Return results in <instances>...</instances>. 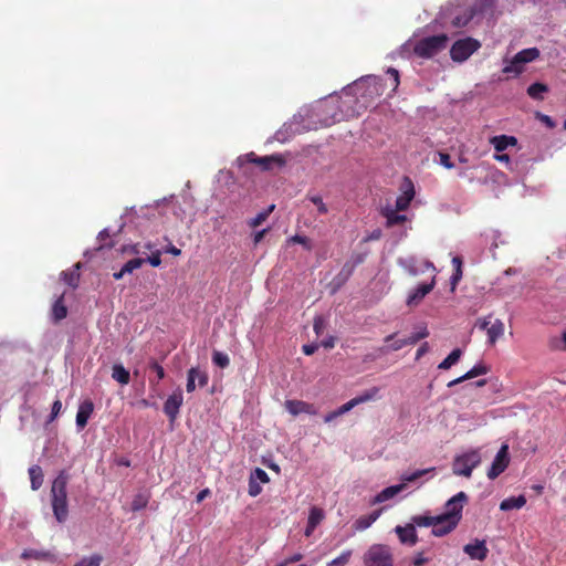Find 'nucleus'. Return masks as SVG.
<instances>
[{"instance_id": "nucleus-1", "label": "nucleus", "mask_w": 566, "mask_h": 566, "mask_svg": "<svg viewBox=\"0 0 566 566\" xmlns=\"http://www.w3.org/2000/svg\"><path fill=\"white\" fill-rule=\"evenodd\" d=\"M343 93L344 98L335 97L322 104V123L325 126L357 117L360 108H367L376 96L382 94V83L379 77L368 75L345 87Z\"/></svg>"}, {"instance_id": "nucleus-2", "label": "nucleus", "mask_w": 566, "mask_h": 566, "mask_svg": "<svg viewBox=\"0 0 566 566\" xmlns=\"http://www.w3.org/2000/svg\"><path fill=\"white\" fill-rule=\"evenodd\" d=\"M69 474L65 470L60 471L57 476L53 480L51 486V504L55 518L63 523L69 515L67 510V483Z\"/></svg>"}, {"instance_id": "nucleus-3", "label": "nucleus", "mask_w": 566, "mask_h": 566, "mask_svg": "<svg viewBox=\"0 0 566 566\" xmlns=\"http://www.w3.org/2000/svg\"><path fill=\"white\" fill-rule=\"evenodd\" d=\"M247 164H254L262 171H270L274 168H282L286 164V159L281 154L259 157L255 153L250 151L237 158V165L240 169H245Z\"/></svg>"}, {"instance_id": "nucleus-4", "label": "nucleus", "mask_w": 566, "mask_h": 566, "mask_svg": "<svg viewBox=\"0 0 566 566\" xmlns=\"http://www.w3.org/2000/svg\"><path fill=\"white\" fill-rule=\"evenodd\" d=\"M436 469L434 468H428V469H423V470H417L410 474H402L400 476V480H401V483L400 484H397V485H391V486H388L386 489H384L381 492H379L373 500H371V504L375 505V504H379V503H382V502H386L390 499H392L394 496H396L398 493H400L401 491H403L407 486L408 483H412V482H416L418 479H420L421 476L430 473V472H433Z\"/></svg>"}, {"instance_id": "nucleus-5", "label": "nucleus", "mask_w": 566, "mask_h": 566, "mask_svg": "<svg viewBox=\"0 0 566 566\" xmlns=\"http://www.w3.org/2000/svg\"><path fill=\"white\" fill-rule=\"evenodd\" d=\"M448 41L447 34L427 36L416 42L413 52L417 56L429 59L444 50Z\"/></svg>"}, {"instance_id": "nucleus-6", "label": "nucleus", "mask_w": 566, "mask_h": 566, "mask_svg": "<svg viewBox=\"0 0 566 566\" xmlns=\"http://www.w3.org/2000/svg\"><path fill=\"white\" fill-rule=\"evenodd\" d=\"M392 554L386 545H371L364 556L365 566H392Z\"/></svg>"}, {"instance_id": "nucleus-7", "label": "nucleus", "mask_w": 566, "mask_h": 566, "mask_svg": "<svg viewBox=\"0 0 566 566\" xmlns=\"http://www.w3.org/2000/svg\"><path fill=\"white\" fill-rule=\"evenodd\" d=\"M480 463L481 455L478 451L473 450L457 457L452 465V471L455 475L470 478L473 469Z\"/></svg>"}, {"instance_id": "nucleus-8", "label": "nucleus", "mask_w": 566, "mask_h": 566, "mask_svg": "<svg viewBox=\"0 0 566 566\" xmlns=\"http://www.w3.org/2000/svg\"><path fill=\"white\" fill-rule=\"evenodd\" d=\"M481 46V43L473 38H465L455 41L450 49V56L454 62L467 61Z\"/></svg>"}, {"instance_id": "nucleus-9", "label": "nucleus", "mask_w": 566, "mask_h": 566, "mask_svg": "<svg viewBox=\"0 0 566 566\" xmlns=\"http://www.w3.org/2000/svg\"><path fill=\"white\" fill-rule=\"evenodd\" d=\"M475 327L486 331L488 342L490 345H494L496 340L504 334V324L501 319L495 318L492 321V316L479 318L475 323Z\"/></svg>"}, {"instance_id": "nucleus-10", "label": "nucleus", "mask_w": 566, "mask_h": 566, "mask_svg": "<svg viewBox=\"0 0 566 566\" xmlns=\"http://www.w3.org/2000/svg\"><path fill=\"white\" fill-rule=\"evenodd\" d=\"M509 446L503 444L497 451L490 470L488 471V478L490 480L496 479L501 473L509 467Z\"/></svg>"}, {"instance_id": "nucleus-11", "label": "nucleus", "mask_w": 566, "mask_h": 566, "mask_svg": "<svg viewBox=\"0 0 566 566\" xmlns=\"http://www.w3.org/2000/svg\"><path fill=\"white\" fill-rule=\"evenodd\" d=\"M468 502V495L464 492H459L454 496H452L448 502L446 503V512L441 515H449L453 516L457 522L461 521L462 517V510L464 503Z\"/></svg>"}, {"instance_id": "nucleus-12", "label": "nucleus", "mask_w": 566, "mask_h": 566, "mask_svg": "<svg viewBox=\"0 0 566 566\" xmlns=\"http://www.w3.org/2000/svg\"><path fill=\"white\" fill-rule=\"evenodd\" d=\"M184 403V396L180 389L174 391L164 403V412L172 422L179 415L180 407Z\"/></svg>"}, {"instance_id": "nucleus-13", "label": "nucleus", "mask_w": 566, "mask_h": 566, "mask_svg": "<svg viewBox=\"0 0 566 566\" xmlns=\"http://www.w3.org/2000/svg\"><path fill=\"white\" fill-rule=\"evenodd\" d=\"M459 522L454 520V517L449 515H437L434 516V524L432 526V534L434 536H444L451 533L457 526Z\"/></svg>"}, {"instance_id": "nucleus-14", "label": "nucleus", "mask_w": 566, "mask_h": 566, "mask_svg": "<svg viewBox=\"0 0 566 566\" xmlns=\"http://www.w3.org/2000/svg\"><path fill=\"white\" fill-rule=\"evenodd\" d=\"M436 286V274L432 275L429 283H422L415 289L407 298V305L412 307L421 303V301L428 295Z\"/></svg>"}, {"instance_id": "nucleus-15", "label": "nucleus", "mask_w": 566, "mask_h": 566, "mask_svg": "<svg viewBox=\"0 0 566 566\" xmlns=\"http://www.w3.org/2000/svg\"><path fill=\"white\" fill-rule=\"evenodd\" d=\"M400 265L408 272V274L412 276H417L420 272H424L430 270L432 275L436 274V266L432 262L424 260L421 263L422 268L418 266V261L416 258H408L399 261Z\"/></svg>"}, {"instance_id": "nucleus-16", "label": "nucleus", "mask_w": 566, "mask_h": 566, "mask_svg": "<svg viewBox=\"0 0 566 566\" xmlns=\"http://www.w3.org/2000/svg\"><path fill=\"white\" fill-rule=\"evenodd\" d=\"M401 191L402 193L396 200V208L399 211H405L409 208L410 202L415 198V187L408 177L403 180Z\"/></svg>"}, {"instance_id": "nucleus-17", "label": "nucleus", "mask_w": 566, "mask_h": 566, "mask_svg": "<svg viewBox=\"0 0 566 566\" xmlns=\"http://www.w3.org/2000/svg\"><path fill=\"white\" fill-rule=\"evenodd\" d=\"M463 552L469 555L471 559L484 560L488 557L489 549L485 541L475 539L473 543L464 545Z\"/></svg>"}, {"instance_id": "nucleus-18", "label": "nucleus", "mask_w": 566, "mask_h": 566, "mask_svg": "<svg viewBox=\"0 0 566 566\" xmlns=\"http://www.w3.org/2000/svg\"><path fill=\"white\" fill-rule=\"evenodd\" d=\"M399 541L403 545L413 546L418 542V535L413 524H407L405 526L398 525L395 527Z\"/></svg>"}, {"instance_id": "nucleus-19", "label": "nucleus", "mask_w": 566, "mask_h": 566, "mask_svg": "<svg viewBox=\"0 0 566 566\" xmlns=\"http://www.w3.org/2000/svg\"><path fill=\"white\" fill-rule=\"evenodd\" d=\"M285 409L293 416H297L300 413H308L316 415V409L312 403H308L303 400H286Z\"/></svg>"}, {"instance_id": "nucleus-20", "label": "nucleus", "mask_w": 566, "mask_h": 566, "mask_svg": "<svg viewBox=\"0 0 566 566\" xmlns=\"http://www.w3.org/2000/svg\"><path fill=\"white\" fill-rule=\"evenodd\" d=\"M93 411L94 403L91 399H86L81 402L76 413V426L78 429H84L86 427L87 421L91 418Z\"/></svg>"}, {"instance_id": "nucleus-21", "label": "nucleus", "mask_w": 566, "mask_h": 566, "mask_svg": "<svg viewBox=\"0 0 566 566\" xmlns=\"http://www.w3.org/2000/svg\"><path fill=\"white\" fill-rule=\"evenodd\" d=\"M382 509H379L371 512L370 514L358 517L353 524V527L355 528V531L359 532L367 530L369 526L373 525V523H375L379 518Z\"/></svg>"}, {"instance_id": "nucleus-22", "label": "nucleus", "mask_w": 566, "mask_h": 566, "mask_svg": "<svg viewBox=\"0 0 566 566\" xmlns=\"http://www.w3.org/2000/svg\"><path fill=\"white\" fill-rule=\"evenodd\" d=\"M399 210L397 208L386 207L381 210V214L386 218L387 227H394L397 224H402L407 221V217L405 214H399Z\"/></svg>"}, {"instance_id": "nucleus-23", "label": "nucleus", "mask_w": 566, "mask_h": 566, "mask_svg": "<svg viewBox=\"0 0 566 566\" xmlns=\"http://www.w3.org/2000/svg\"><path fill=\"white\" fill-rule=\"evenodd\" d=\"M490 143L493 145L496 153H502L507 147L515 146L517 144V139L514 136L499 135L492 137Z\"/></svg>"}, {"instance_id": "nucleus-24", "label": "nucleus", "mask_w": 566, "mask_h": 566, "mask_svg": "<svg viewBox=\"0 0 566 566\" xmlns=\"http://www.w3.org/2000/svg\"><path fill=\"white\" fill-rule=\"evenodd\" d=\"M52 319L57 323L67 316V307L64 304V294L60 295L52 305Z\"/></svg>"}, {"instance_id": "nucleus-25", "label": "nucleus", "mask_w": 566, "mask_h": 566, "mask_svg": "<svg viewBox=\"0 0 566 566\" xmlns=\"http://www.w3.org/2000/svg\"><path fill=\"white\" fill-rule=\"evenodd\" d=\"M526 504V497L524 495L511 496L503 500L500 504L501 511H511L522 509Z\"/></svg>"}, {"instance_id": "nucleus-26", "label": "nucleus", "mask_w": 566, "mask_h": 566, "mask_svg": "<svg viewBox=\"0 0 566 566\" xmlns=\"http://www.w3.org/2000/svg\"><path fill=\"white\" fill-rule=\"evenodd\" d=\"M112 378L123 386L128 385L130 381L129 371L122 364L113 365Z\"/></svg>"}, {"instance_id": "nucleus-27", "label": "nucleus", "mask_w": 566, "mask_h": 566, "mask_svg": "<svg viewBox=\"0 0 566 566\" xmlns=\"http://www.w3.org/2000/svg\"><path fill=\"white\" fill-rule=\"evenodd\" d=\"M29 475L31 481V489L33 491L39 490L43 484V471L39 465H32L29 468Z\"/></svg>"}, {"instance_id": "nucleus-28", "label": "nucleus", "mask_w": 566, "mask_h": 566, "mask_svg": "<svg viewBox=\"0 0 566 566\" xmlns=\"http://www.w3.org/2000/svg\"><path fill=\"white\" fill-rule=\"evenodd\" d=\"M516 62H521V64H526L533 62L539 56V50L537 48L524 49L515 54Z\"/></svg>"}, {"instance_id": "nucleus-29", "label": "nucleus", "mask_w": 566, "mask_h": 566, "mask_svg": "<svg viewBox=\"0 0 566 566\" xmlns=\"http://www.w3.org/2000/svg\"><path fill=\"white\" fill-rule=\"evenodd\" d=\"M548 92V86L546 84L536 82L527 87V95L535 101H543L544 93Z\"/></svg>"}, {"instance_id": "nucleus-30", "label": "nucleus", "mask_w": 566, "mask_h": 566, "mask_svg": "<svg viewBox=\"0 0 566 566\" xmlns=\"http://www.w3.org/2000/svg\"><path fill=\"white\" fill-rule=\"evenodd\" d=\"M81 268V264L80 263H76L74 265V269L72 270H69V271H63L61 273V276H62V280L70 286L72 287H76L77 286V283L80 281V273H78V270Z\"/></svg>"}, {"instance_id": "nucleus-31", "label": "nucleus", "mask_w": 566, "mask_h": 566, "mask_svg": "<svg viewBox=\"0 0 566 566\" xmlns=\"http://www.w3.org/2000/svg\"><path fill=\"white\" fill-rule=\"evenodd\" d=\"M462 356V350L460 348L453 349L439 365L438 368L442 370L450 369L453 365H455Z\"/></svg>"}, {"instance_id": "nucleus-32", "label": "nucleus", "mask_w": 566, "mask_h": 566, "mask_svg": "<svg viewBox=\"0 0 566 566\" xmlns=\"http://www.w3.org/2000/svg\"><path fill=\"white\" fill-rule=\"evenodd\" d=\"M148 368L156 374V379L149 378L150 385H158V382L166 377L164 367L155 359L148 363Z\"/></svg>"}, {"instance_id": "nucleus-33", "label": "nucleus", "mask_w": 566, "mask_h": 566, "mask_svg": "<svg viewBox=\"0 0 566 566\" xmlns=\"http://www.w3.org/2000/svg\"><path fill=\"white\" fill-rule=\"evenodd\" d=\"M150 495L147 492L137 493L132 501V511L137 512L145 509L149 502Z\"/></svg>"}, {"instance_id": "nucleus-34", "label": "nucleus", "mask_w": 566, "mask_h": 566, "mask_svg": "<svg viewBox=\"0 0 566 566\" xmlns=\"http://www.w3.org/2000/svg\"><path fill=\"white\" fill-rule=\"evenodd\" d=\"M523 71L524 64H521V62H516L515 55L502 70L503 73L513 74V76H518Z\"/></svg>"}, {"instance_id": "nucleus-35", "label": "nucleus", "mask_w": 566, "mask_h": 566, "mask_svg": "<svg viewBox=\"0 0 566 566\" xmlns=\"http://www.w3.org/2000/svg\"><path fill=\"white\" fill-rule=\"evenodd\" d=\"M429 336V332L427 329L426 326H421L419 328V331L412 333L410 336H408L407 338H403L405 342H406V345H415L417 344L419 340L426 338Z\"/></svg>"}, {"instance_id": "nucleus-36", "label": "nucleus", "mask_w": 566, "mask_h": 566, "mask_svg": "<svg viewBox=\"0 0 566 566\" xmlns=\"http://www.w3.org/2000/svg\"><path fill=\"white\" fill-rule=\"evenodd\" d=\"M413 526H420V527H428L433 526L434 524V516L430 515H415L411 517V523Z\"/></svg>"}, {"instance_id": "nucleus-37", "label": "nucleus", "mask_w": 566, "mask_h": 566, "mask_svg": "<svg viewBox=\"0 0 566 566\" xmlns=\"http://www.w3.org/2000/svg\"><path fill=\"white\" fill-rule=\"evenodd\" d=\"M353 555L352 549L344 551L338 557L332 559L326 566H346Z\"/></svg>"}, {"instance_id": "nucleus-38", "label": "nucleus", "mask_w": 566, "mask_h": 566, "mask_svg": "<svg viewBox=\"0 0 566 566\" xmlns=\"http://www.w3.org/2000/svg\"><path fill=\"white\" fill-rule=\"evenodd\" d=\"M489 373V367L484 364H478L473 366L469 371L464 374V378L472 379L481 375Z\"/></svg>"}, {"instance_id": "nucleus-39", "label": "nucleus", "mask_w": 566, "mask_h": 566, "mask_svg": "<svg viewBox=\"0 0 566 566\" xmlns=\"http://www.w3.org/2000/svg\"><path fill=\"white\" fill-rule=\"evenodd\" d=\"M274 206L272 205L269 209L259 212L253 219L250 220L249 224L252 228H256L261 226L270 216V213L273 211Z\"/></svg>"}, {"instance_id": "nucleus-40", "label": "nucleus", "mask_w": 566, "mask_h": 566, "mask_svg": "<svg viewBox=\"0 0 566 566\" xmlns=\"http://www.w3.org/2000/svg\"><path fill=\"white\" fill-rule=\"evenodd\" d=\"M212 361L220 368H227L230 364L229 356L224 353L214 350L212 354Z\"/></svg>"}, {"instance_id": "nucleus-41", "label": "nucleus", "mask_w": 566, "mask_h": 566, "mask_svg": "<svg viewBox=\"0 0 566 566\" xmlns=\"http://www.w3.org/2000/svg\"><path fill=\"white\" fill-rule=\"evenodd\" d=\"M324 518V513L321 509L318 507H312L311 511H310V514H308V524H311V526H317Z\"/></svg>"}, {"instance_id": "nucleus-42", "label": "nucleus", "mask_w": 566, "mask_h": 566, "mask_svg": "<svg viewBox=\"0 0 566 566\" xmlns=\"http://www.w3.org/2000/svg\"><path fill=\"white\" fill-rule=\"evenodd\" d=\"M379 388L378 387H371L370 389L364 391L361 395L357 396L356 399L358 403H364L367 401H370L375 399L378 396Z\"/></svg>"}, {"instance_id": "nucleus-43", "label": "nucleus", "mask_w": 566, "mask_h": 566, "mask_svg": "<svg viewBox=\"0 0 566 566\" xmlns=\"http://www.w3.org/2000/svg\"><path fill=\"white\" fill-rule=\"evenodd\" d=\"M144 263H145V259H143V258H135V259H132V260L127 261L123 265V270H124V272H126V274H128V273H132L135 270L139 269Z\"/></svg>"}, {"instance_id": "nucleus-44", "label": "nucleus", "mask_w": 566, "mask_h": 566, "mask_svg": "<svg viewBox=\"0 0 566 566\" xmlns=\"http://www.w3.org/2000/svg\"><path fill=\"white\" fill-rule=\"evenodd\" d=\"M197 374H198V368H196V367H191L187 373L186 389L188 392H192L196 389Z\"/></svg>"}, {"instance_id": "nucleus-45", "label": "nucleus", "mask_w": 566, "mask_h": 566, "mask_svg": "<svg viewBox=\"0 0 566 566\" xmlns=\"http://www.w3.org/2000/svg\"><path fill=\"white\" fill-rule=\"evenodd\" d=\"M102 556L98 554L92 555L91 557H84L74 566H99L102 563Z\"/></svg>"}, {"instance_id": "nucleus-46", "label": "nucleus", "mask_w": 566, "mask_h": 566, "mask_svg": "<svg viewBox=\"0 0 566 566\" xmlns=\"http://www.w3.org/2000/svg\"><path fill=\"white\" fill-rule=\"evenodd\" d=\"M307 199L317 207V211L319 214H326L328 212L327 206L324 203L321 196L308 195Z\"/></svg>"}, {"instance_id": "nucleus-47", "label": "nucleus", "mask_w": 566, "mask_h": 566, "mask_svg": "<svg viewBox=\"0 0 566 566\" xmlns=\"http://www.w3.org/2000/svg\"><path fill=\"white\" fill-rule=\"evenodd\" d=\"M291 242L302 244L307 251L313 249L312 242L307 237L295 234L290 238Z\"/></svg>"}, {"instance_id": "nucleus-48", "label": "nucleus", "mask_w": 566, "mask_h": 566, "mask_svg": "<svg viewBox=\"0 0 566 566\" xmlns=\"http://www.w3.org/2000/svg\"><path fill=\"white\" fill-rule=\"evenodd\" d=\"M250 478L254 479L256 482L260 481L261 483H269V481H270L268 473L263 469H260V468H256L251 473Z\"/></svg>"}, {"instance_id": "nucleus-49", "label": "nucleus", "mask_w": 566, "mask_h": 566, "mask_svg": "<svg viewBox=\"0 0 566 566\" xmlns=\"http://www.w3.org/2000/svg\"><path fill=\"white\" fill-rule=\"evenodd\" d=\"M248 492L250 496L255 497L262 492V488L254 479L250 478Z\"/></svg>"}, {"instance_id": "nucleus-50", "label": "nucleus", "mask_w": 566, "mask_h": 566, "mask_svg": "<svg viewBox=\"0 0 566 566\" xmlns=\"http://www.w3.org/2000/svg\"><path fill=\"white\" fill-rule=\"evenodd\" d=\"M358 401L355 398L350 399L349 401H347L346 403L342 405L338 409H337V413H339L340 416L350 411L354 407L358 406Z\"/></svg>"}, {"instance_id": "nucleus-51", "label": "nucleus", "mask_w": 566, "mask_h": 566, "mask_svg": "<svg viewBox=\"0 0 566 566\" xmlns=\"http://www.w3.org/2000/svg\"><path fill=\"white\" fill-rule=\"evenodd\" d=\"M358 401L355 398L350 399L349 401H347L346 403L342 405L338 409H337V413H339L340 416L350 411L354 407L358 406Z\"/></svg>"}, {"instance_id": "nucleus-52", "label": "nucleus", "mask_w": 566, "mask_h": 566, "mask_svg": "<svg viewBox=\"0 0 566 566\" xmlns=\"http://www.w3.org/2000/svg\"><path fill=\"white\" fill-rule=\"evenodd\" d=\"M405 346H407V345H406L405 339L402 338V339H397V340L392 342V343H391L389 346H387V347H381L379 350H380V352H382V353H386V352H388V350H395V352H396V350L401 349V348H402V347H405Z\"/></svg>"}, {"instance_id": "nucleus-53", "label": "nucleus", "mask_w": 566, "mask_h": 566, "mask_svg": "<svg viewBox=\"0 0 566 566\" xmlns=\"http://www.w3.org/2000/svg\"><path fill=\"white\" fill-rule=\"evenodd\" d=\"M160 254H161L160 251L156 250L155 252H153V254L150 256L145 259V262H148L151 266L157 268L161 264Z\"/></svg>"}, {"instance_id": "nucleus-54", "label": "nucleus", "mask_w": 566, "mask_h": 566, "mask_svg": "<svg viewBox=\"0 0 566 566\" xmlns=\"http://www.w3.org/2000/svg\"><path fill=\"white\" fill-rule=\"evenodd\" d=\"M461 277H462V269H460V265H459V266H457V269L454 270V273L452 274V276L450 279V284H451L452 291L455 290V286L460 282Z\"/></svg>"}, {"instance_id": "nucleus-55", "label": "nucleus", "mask_w": 566, "mask_h": 566, "mask_svg": "<svg viewBox=\"0 0 566 566\" xmlns=\"http://www.w3.org/2000/svg\"><path fill=\"white\" fill-rule=\"evenodd\" d=\"M62 409V402L57 399L53 402L49 421H53Z\"/></svg>"}, {"instance_id": "nucleus-56", "label": "nucleus", "mask_w": 566, "mask_h": 566, "mask_svg": "<svg viewBox=\"0 0 566 566\" xmlns=\"http://www.w3.org/2000/svg\"><path fill=\"white\" fill-rule=\"evenodd\" d=\"M439 156H440V164H441L443 167H446L447 169H451V168H453V166H454V165H453V163L451 161V158H450V156H449L448 154H446V153H440V154H439Z\"/></svg>"}, {"instance_id": "nucleus-57", "label": "nucleus", "mask_w": 566, "mask_h": 566, "mask_svg": "<svg viewBox=\"0 0 566 566\" xmlns=\"http://www.w3.org/2000/svg\"><path fill=\"white\" fill-rule=\"evenodd\" d=\"M197 379H198L199 387H205L208 385L209 377L206 371L198 369Z\"/></svg>"}, {"instance_id": "nucleus-58", "label": "nucleus", "mask_w": 566, "mask_h": 566, "mask_svg": "<svg viewBox=\"0 0 566 566\" xmlns=\"http://www.w3.org/2000/svg\"><path fill=\"white\" fill-rule=\"evenodd\" d=\"M387 73L392 78L394 91H395L398 87V85H399V72H398V70H396L394 67H389Z\"/></svg>"}, {"instance_id": "nucleus-59", "label": "nucleus", "mask_w": 566, "mask_h": 566, "mask_svg": "<svg viewBox=\"0 0 566 566\" xmlns=\"http://www.w3.org/2000/svg\"><path fill=\"white\" fill-rule=\"evenodd\" d=\"M123 252L132 253V254H139V253H142V247L139 243L127 245V247L123 248Z\"/></svg>"}, {"instance_id": "nucleus-60", "label": "nucleus", "mask_w": 566, "mask_h": 566, "mask_svg": "<svg viewBox=\"0 0 566 566\" xmlns=\"http://www.w3.org/2000/svg\"><path fill=\"white\" fill-rule=\"evenodd\" d=\"M428 558L423 556L422 553H418L415 558L412 559V565L413 566H423L424 564L428 563Z\"/></svg>"}, {"instance_id": "nucleus-61", "label": "nucleus", "mask_w": 566, "mask_h": 566, "mask_svg": "<svg viewBox=\"0 0 566 566\" xmlns=\"http://www.w3.org/2000/svg\"><path fill=\"white\" fill-rule=\"evenodd\" d=\"M470 20H471V17H467V18L457 17L453 19L452 24L457 28H460V27L467 25Z\"/></svg>"}, {"instance_id": "nucleus-62", "label": "nucleus", "mask_w": 566, "mask_h": 566, "mask_svg": "<svg viewBox=\"0 0 566 566\" xmlns=\"http://www.w3.org/2000/svg\"><path fill=\"white\" fill-rule=\"evenodd\" d=\"M429 350V344L423 343L416 353V360H419L424 354H427Z\"/></svg>"}, {"instance_id": "nucleus-63", "label": "nucleus", "mask_w": 566, "mask_h": 566, "mask_svg": "<svg viewBox=\"0 0 566 566\" xmlns=\"http://www.w3.org/2000/svg\"><path fill=\"white\" fill-rule=\"evenodd\" d=\"M317 348H318V345L308 344V345H304L302 349L305 355H313L317 350Z\"/></svg>"}, {"instance_id": "nucleus-64", "label": "nucleus", "mask_w": 566, "mask_h": 566, "mask_svg": "<svg viewBox=\"0 0 566 566\" xmlns=\"http://www.w3.org/2000/svg\"><path fill=\"white\" fill-rule=\"evenodd\" d=\"M324 328V319L321 317H316L314 319V331L318 335L321 334L322 329Z\"/></svg>"}]
</instances>
